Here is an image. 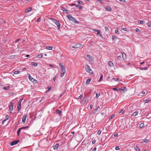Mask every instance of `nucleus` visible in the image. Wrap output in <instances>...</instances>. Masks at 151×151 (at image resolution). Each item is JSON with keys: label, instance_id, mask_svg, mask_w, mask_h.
<instances>
[{"label": "nucleus", "instance_id": "f257e3e1", "mask_svg": "<svg viewBox=\"0 0 151 151\" xmlns=\"http://www.w3.org/2000/svg\"><path fill=\"white\" fill-rule=\"evenodd\" d=\"M50 19L55 23V24L57 26L58 29H59L60 27V24L59 21L52 18H50Z\"/></svg>", "mask_w": 151, "mask_h": 151}, {"label": "nucleus", "instance_id": "f03ea898", "mask_svg": "<svg viewBox=\"0 0 151 151\" xmlns=\"http://www.w3.org/2000/svg\"><path fill=\"white\" fill-rule=\"evenodd\" d=\"M67 17L69 20L72 21L74 22L75 23L77 24L79 23V22H78L74 17L70 15H68V16H67Z\"/></svg>", "mask_w": 151, "mask_h": 151}, {"label": "nucleus", "instance_id": "7ed1b4c3", "mask_svg": "<svg viewBox=\"0 0 151 151\" xmlns=\"http://www.w3.org/2000/svg\"><path fill=\"white\" fill-rule=\"evenodd\" d=\"M86 69L87 72L90 73H93L91 68L88 65H86Z\"/></svg>", "mask_w": 151, "mask_h": 151}, {"label": "nucleus", "instance_id": "20e7f679", "mask_svg": "<svg viewBox=\"0 0 151 151\" xmlns=\"http://www.w3.org/2000/svg\"><path fill=\"white\" fill-rule=\"evenodd\" d=\"M82 45L79 43L76 44H75L72 47V48H79L81 47Z\"/></svg>", "mask_w": 151, "mask_h": 151}, {"label": "nucleus", "instance_id": "39448f33", "mask_svg": "<svg viewBox=\"0 0 151 151\" xmlns=\"http://www.w3.org/2000/svg\"><path fill=\"white\" fill-rule=\"evenodd\" d=\"M20 142V140L19 139H17L16 140H14V141H13L11 142L10 143V145H12L13 146L15 145H16L18 143H19Z\"/></svg>", "mask_w": 151, "mask_h": 151}, {"label": "nucleus", "instance_id": "423d86ee", "mask_svg": "<svg viewBox=\"0 0 151 151\" xmlns=\"http://www.w3.org/2000/svg\"><path fill=\"white\" fill-rule=\"evenodd\" d=\"M65 73V69L61 70L60 76L62 77L63 76Z\"/></svg>", "mask_w": 151, "mask_h": 151}, {"label": "nucleus", "instance_id": "0eeeda50", "mask_svg": "<svg viewBox=\"0 0 151 151\" xmlns=\"http://www.w3.org/2000/svg\"><path fill=\"white\" fill-rule=\"evenodd\" d=\"M10 104H11V105H9V107L10 111V112L11 113V111H12L13 109V103L12 102H11L10 103Z\"/></svg>", "mask_w": 151, "mask_h": 151}, {"label": "nucleus", "instance_id": "6e6552de", "mask_svg": "<svg viewBox=\"0 0 151 151\" xmlns=\"http://www.w3.org/2000/svg\"><path fill=\"white\" fill-rule=\"evenodd\" d=\"M21 103L20 102H18V104L17 106V110L18 111H19L21 109Z\"/></svg>", "mask_w": 151, "mask_h": 151}, {"label": "nucleus", "instance_id": "1a4fd4ad", "mask_svg": "<svg viewBox=\"0 0 151 151\" xmlns=\"http://www.w3.org/2000/svg\"><path fill=\"white\" fill-rule=\"evenodd\" d=\"M26 118L27 115H24L23 117L22 121V122L23 123H24L25 122Z\"/></svg>", "mask_w": 151, "mask_h": 151}, {"label": "nucleus", "instance_id": "9d476101", "mask_svg": "<svg viewBox=\"0 0 151 151\" xmlns=\"http://www.w3.org/2000/svg\"><path fill=\"white\" fill-rule=\"evenodd\" d=\"M61 8L62 10L63 11L66 13H69V11H68L63 6L61 7Z\"/></svg>", "mask_w": 151, "mask_h": 151}, {"label": "nucleus", "instance_id": "9b49d317", "mask_svg": "<svg viewBox=\"0 0 151 151\" xmlns=\"http://www.w3.org/2000/svg\"><path fill=\"white\" fill-rule=\"evenodd\" d=\"M87 99V98H86L84 97L83 98L82 101H81L82 104H85L86 102Z\"/></svg>", "mask_w": 151, "mask_h": 151}, {"label": "nucleus", "instance_id": "f8f14e48", "mask_svg": "<svg viewBox=\"0 0 151 151\" xmlns=\"http://www.w3.org/2000/svg\"><path fill=\"white\" fill-rule=\"evenodd\" d=\"M100 107L98 106L96 109H95L94 111H93L92 114H95L98 111L100 110Z\"/></svg>", "mask_w": 151, "mask_h": 151}, {"label": "nucleus", "instance_id": "ddd939ff", "mask_svg": "<svg viewBox=\"0 0 151 151\" xmlns=\"http://www.w3.org/2000/svg\"><path fill=\"white\" fill-rule=\"evenodd\" d=\"M119 90L120 91H124L127 90V89L125 87H122L120 88H119Z\"/></svg>", "mask_w": 151, "mask_h": 151}, {"label": "nucleus", "instance_id": "4468645a", "mask_svg": "<svg viewBox=\"0 0 151 151\" xmlns=\"http://www.w3.org/2000/svg\"><path fill=\"white\" fill-rule=\"evenodd\" d=\"M121 53L122 55V58H123L124 60H125L127 58L126 54L123 52H122Z\"/></svg>", "mask_w": 151, "mask_h": 151}, {"label": "nucleus", "instance_id": "2eb2a0df", "mask_svg": "<svg viewBox=\"0 0 151 151\" xmlns=\"http://www.w3.org/2000/svg\"><path fill=\"white\" fill-rule=\"evenodd\" d=\"M29 80L32 82H33L34 81H36V80L32 78V77L30 76V74H29Z\"/></svg>", "mask_w": 151, "mask_h": 151}, {"label": "nucleus", "instance_id": "dca6fc26", "mask_svg": "<svg viewBox=\"0 0 151 151\" xmlns=\"http://www.w3.org/2000/svg\"><path fill=\"white\" fill-rule=\"evenodd\" d=\"M59 65L60 67L61 70H62V69H65V67L61 63H60Z\"/></svg>", "mask_w": 151, "mask_h": 151}, {"label": "nucleus", "instance_id": "f3484780", "mask_svg": "<svg viewBox=\"0 0 151 151\" xmlns=\"http://www.w3.org/2000/svg\"><path fill=\"white\" fill-rule=\"evenodd\" d=\"M106 9L108 11H111V8L110 6H106L105 7Z\"/></svg>", "mask_w": 151, "mask_h": 151}, {"label": "nucleus", "instance_id": "a211bd4d", "mask_svg": "<svg viewBox=\"0 0 151 151\" xmlns=\"http://www.w3.org/2000/svg\"><path fill=\"white\" fill-rule=\"evenodd\" d=\"M87 57L89 58V60L91 62L92 61L93 59L91 55H87Z\"/></svg>", "mask_w": 151, "mask_h": 151}, {"label": "nucleus", "instance_id": "6ab92c4d", "mask_svg": "<svg viewBox=\"0 0 151 151\" xmlns=\"http://www.w3.org/2000/svg\"><path fill=\"white\" fill-rule=\"evenodd\" d=\"M91 80V79L90 78V79H88L86 80V85L87 86L88 84L90 83Z\"/></svg>", "mask_w": 151, "mask_h": 151}, {"label": "nucleus", "instance_id": "aec40b11", "mask_svg": "<svg viewBox=\"0 0 151 151\" xmlns=\"http://www.w3.org/2000/svg\"><path fill=\"white\" fill-rule=\"evenodd\" d=\"M59 146V144L58 143L56 144L55 145L53 146L54 149H57Z\"/></svg>", "mask_w": 151, "mask_h": 151}, {"label": "nucleus", "instance_id": "412c9836", "mask_svg": "<svg viewBox=\"0 0 151 151\" xmlns=\"http://www.w3.org/2000/svg\"><path fill=\"white\" fill-rule=\"evenodd\" d=\"M109 63L110 67H111L113 66V64L112 61H109Z\"/></svg>", "mask_w": 151, "mask_h": 151}, {"label": "nucleus", "instance_id": "4be33fe9", "mask_svg": "<svg viewBox=\"0 0 151 151\" xmlns=\"http://www.w3.org/2000/svg\"><path fill=\"white\" fill-rule=\"evenodd\" d=\"M10 86H5L3 88V89L5 90H7L9 89Z\"/></svg>", "mask_w": 151, "mask_h": 151}, {"label": "nucleus", "instance_id": "5701e85b", "mask_svg": "<svg viewBox=\"0 0 151 151\" xmlns=\"http://www.w3.org/2000/svg\"><path fill=\"white\" fill-rule=\"evenodd\" d=\"M32 8L31 7H29L28 9H26L25 11V12H28L32 10Z\"/></svg>", "mask_w": 151, "mask_h": 151}, {"label": "nucleus", "instance_id": "b1692460", "mask_svg": "<svg viewBox=\"0 0 151 151\" xmlns=\"http://www.w3.org/2000/svg\"><path fill=\"white\" fill-rule=\"evenodd\" d=\"M137 22L138 23H139L140 24H143L145 23V21L140 20H138Z\"/></svg>", "mask_w": 151, "mask_h": 151}, {"label": "nucleus", "instance_id": "393cba45", "mask_svg": "<svg viewBox=\"0 0 151 151\" xmlns=\"http://www.w3.org/2000/svg\"><path fill=\"white\" fill-rule=\"evenodd\" d=\"M56 112L59 114H61L62 113V111L61 110H59L58 109L56 110Z\"/></svg>", "mask_w": 151, "mask_h": 151}, {"label": "nucleus", "instance_id": "a878e982", "mask_svg": "<svg viewBox=\"0 0 151 151\" xmlns=\"http://www.w3.org/2000/svg\"><path fill=\"white\" fill-rule=\"evenodd\" d=\"M134 149H135V150H136V151H140L139 148L137 146H135L134 147Z\"/></svg>", "mask_w": 151, "mask_h": 151}, {"label": "nucleus", "instance_id": "bb28decb", "mask_svg": "<svg viewBox=\"0 0 151 151\" xmlns=\"http://www.w3.org/2000/svg\"><path fill=\"white\" fill-rule=\"evenodd\" d=\"M43 56V55L42 54H39L37 55L36 56V57L37 58H41Z\"/></svg>", "mask_w": 151, "mask_h": 151}, {"label": "nucleus", "instance_id": "cd10ccee", "mask_svg": "<svg viewBox=\"0 0 151 151\" xmlns=\"http://www.w3.org/2000/svg\"><path fill=\"white\" fill-rule=\"evenodd\" d=\"M52 47L50 46H48L47 47L46 49L47 50H52Z\"/></svg>", "mask_w": 151, "mask_h": 151}, {"label": "nucleus", "instance_id": "c85d7f7f", "mask_svg": "<svg viewBox=\"0 0 151 151\" xmlns=\"http://www.w3.org/2000/svg\"><path fill=\"white\" fill-rule=\"evenodd\" d=\"M17 57V56L15 55H11L10 56V59H14V58H16V57Z\"/></svg>", "mask_w": 151, "mask_h": 151}, {"label": "nucleus", "instance_id": "c756f323", "mask_svg": "<svg viewBox=\"0 0 151 151\" xmlns=\"http://www.w3.org/2000/svg\"><path fill=\"white\" fill-rule=\"evenodd\" d=\"M138 114V111H136L135 112H134L133 114V115H132L134 116H136Z\"/></svg>", "mask_w": 151, "mask_h": 151}, {"label": "nucleus", "instance_id": "7c9ffc66", "mask_svg": "<svg viewBox=\"0 0 151 151\" xmlns=\"http://www.w3.org/2000/svg\"><path fill=\"white\" fill-rule=\"evenodd\" d=\"M76 6L77 7L79 8L80 9H82V7L81 6H80L79 4L78 5H76Z\"/></svg>", "mask_w": 151, "mask_h": 151}, {"label": "nucleus", "instance_id": "2f4dec72", "mask_svg": "<svg viewBox=\"0 0 151 151\" xmlns=\"http://www.w3.org/2000/svg\"><path fill=\"white\" fill-rule=\"evenodd\" d=\"M21 128H19L18 130V131H17V134H18V136H19V133L20 132V131H21Z\"/></svg>", "mask_w": 151, "mask_h": 151}, {"label": "nucleus", "instance_id": "473e14b6", "mask_svg": "<svg viewBox=\"0 0 151 151\" xmlns=\"http://www.w3.org/2000/svg\"><path fill=\"white\" fill-rule=\"evenodd\" d=\"M148 68L147 67L146 68H140V70H147V69Z\"/></svg>", "mask_w": 151, "mask_h": 151}, {"label": "nucleus", "instance_id": "72a5a7b5", "mask_svg": "<svg viewBox=\"0 0 151 151\" xmlns=\"http://www.w3.org/2000/svg\"><path fill=\"white\" fill-rule=\"evenodd\" d=\"M28 127H29L28 126H27L26 127H22L20 128H21V130H22V129H26L27 128H28Z\"/></svg>", "mask_w": 151, "mask_h": 151}, {"label": "nucleus", "instance_id": "f704fd0d", "mask_svg": "<svg viewBox=\"0 0 151 151\" xmlns=\"http://www.w3.org/2000/svg\"><path fill=\"white\" fill-rule=\"evenodd\" d=\"M32 65L35 66V67L37 66L38 65L37 64V63H35V62L32 63Z\"/></svg>", "mask_w": 151, "mask_h": 151}, {"label": "nucleus", "instance_id": "c9c22d12", "mask_svg": "<svg viewBox=\"0 0 151 151\" xmlns=\"http://www.w3.org/2000/svg\"><path fill=\"white\" fill-rule=\"evenodd\" d=\"M20 72L19 71H17L14 72V74H17L20 73Z\"/></svg>", "mask_w": 151, "mask_h": 151}, {"label": "nucleus", "instance_id": "e433bc0d", "mask_svg": "<svg viewBox=\"0 0 151 151\" xmlns=\"http://www.w3.org/2000/svg\"><path fill=\"white\" fill-rule=\"evenodd\" d=\"M144 124L143 123H142L140 124L139 125V127L141 128H142L144 127Z\"/></svg>", "mask_w": 151, "mask_h": 151}, {"label": "nucleus", "instance_id": "4c0bfd02", "mask_svg": "<svg viewBox=\"0 0 151 151\" xmlns=\"http://www.w3.org/2000/svg\"><path fill=\"white\" fill-rule=\"evenodd\" d=\"M114 116H115V115H114H114L113 114V115H111V116H109V119H111L114 117Z\"/></svg>", "mask_w": 151, "mask_h": 151}, {"label": "nucleus", "instance_id": "58836bf2", "mask_svg": "<svg viewBox=\"0 0 151 151\" xmlns=\"http://www.w3.org/2000/svg\"><path fill=\"white\" fill-rule=\"evenodd\" d=\"M78 4H83V2L82 1H78Z\"/></svg>", "mask_w": 151, "mask_h": 151}, {"label": "nucleus", "instance_id": "ea45409f", "mask_svg": "<svg viewBox=\"0 0 151 151\" xmlns=\"http://www.w3.org/2000/svg\"><path fill=\"white\" fill-rule=\"evenodd\" d=\"M112 79L115 81H119V78H112Z\"/></svg>", "mask_w": 151, "mask_h": 151}, {"label": "nucleus", "instance_id": "a19ab883", "mask_svg": "<svg viewBox=\"0 0 151 151\" xmlns=\"http://www.w3.org/2000/svg\"><path fill=\"white\" fill-rule=\"evenodd\" d=\"M100 96V93H96V97L98 98Z\"/></svg>", "mask_w": 151, "mask_h": 151}, {"label": "nucleus", "instance_id": "79ce46f5", "mask_svg": "<svg viewBox=\"0 0 151 151\" xmlns=\"http://www.w3.org/2000/svg\"><path fill=\"white\" fill-rule=\"evenodd\" d=\"M147 25L149 27H151V22H149L147 23Z\"/></svg>", "mask_w": 151, "mask_h": 151}, {"label": "nucleus", "instance_id": "37998d69", "mask_svg": "<svg viewBox=\"0 0 151 151\" xmlns=\"http://www.w3.org/2000/svg\"><path fill=\"white\" fill-rule=\"evenodd\" d=\"M103 77V75H101V77L100 78V80H99V81H102L103 80V78H102Z\"/></svg>", "mask_w": 151, "mask_h": 151}, {"label": "nucleus", "instance_id": "c03bdc74", "mask_svg": "<svg viewBox=\"0 0 151 151\" xmlns=\"http://www.w3.org/2000/svg\"><path fill=\"white\" fill-rule=\"evenodd\" d=\"M9 118V116L8 115H6V118L5 119H6V121Z\"/></svg>", "mask_w": 151, "mask_h": 151}, {"label": "nucleus", "instance_id": "a18cd8bd", "mask_svg": "<svg viewBox=\"0 0 151 151\" xmlns=\"http://www.w3.org/2000/svg\"><path fill=\"white\" fill-rule=\"evenodd\" d=\"M112 38H113V39L114 40H116V39L117 37H116L115 36H112Z\"/></svg>", "mask_w": 151, "mask_h": 151}, {"label": "nucleus", "instance_id": "49530a36", "mask_svg": "<svg viewBox=\"0 0 151 151\" xmlns=\"http://www.w3.org/2000/svg\"><path fill=\"white\" fill-rule=\"evenodd\" d=\"M83 96V95L81 94L78 97V98L79 99H81L82 98Z\"/></svg>", "mask_w": 151, "mask_h": 151}, {"label": "nucleus", "instance_id": "de8ad7c7", "mask_svg": "<svg viewBox=\"0 0 151 151\" xmlns=\"http://www.w3.org/2000/svg\"><path fill=\"white\" fill-rule=\"evenodd\" d=\"M101 130H99L98 131V133H97L98 134V135H100L101 134Z\"/></svg>", "mask_w": 151, "mask_h": 151}, {"label": "nucleus", "instance_id": "09e8293b", "mask_svg": "<svg viewBox=\"0 0 151 151\" xmlns=\"http://www.w3.org/2000/svg\"><path fill=\"white\" fill-rule=\"evenodd\" d=\"M119 149V146H116L115 147V150H118Z\"/></svg>", "mask_w": 151, "mask_h": 151}, {"label": "nucleus", "instance_id": "8fccbe9b", "mask_svg": "<svg viewBox=\"0 0 151 151\" xmlns=\"http://www.w3.org/2000/svg\"><path fill=\"white\" fill-rule=\"evenodd\" d=\"M104 28L106 31H109V29L107 27H105Z\"/></svg>", "mask_w": 151, "mask_h": 151}, {"label": "nucleus", "instance_id": "3c124183", "mask_svg": "<svg viewBox=\"0 0 151 151\" xmlns=\"http://www.w3.org/2000/svg\"><path fill=\"white\" fill-rule=\"evenodd\" d=\"M57 78V75H56L55 76H54V77L53 78V80L54 81H55L56 78Z\"/></svg>", "mask_w": 151, "mask_h": 151}, {"label": "nucleus", "instance_id": "603ef678", "mask_svg": "<svg viewBox=\"0 0 151 151\" xmlns=\"http://www.w3.org/2000/svg\"><path fill=\"white\" fill-rule=\"evenodd\" d=\"M149 141V139H145L144 140V142H147L148 141Z\"/></svg>", "mask_w": 151, "mask_h": 151}, {"label": "nucleus", "instance_id": "864d4df0", "mask_svg": "<svg viewBox=\"0 0 151 151\" xmlns=\"http://www.w3.org/2000/svg\"><path fill=\"white\" fill-rule=\"evenodd\" d=\"M112 89L114 91L118 90V89L116 88H112Z\"/></svg>", "mask_w": 151, "mask_h": 151}, {"label": "nucleus", "instance_id": "5fc2aeb1", "mask_svg": "<svg viewBox=\"0 0 151 151\" xmlns=\"http://www.w3.org/2000/svg\"><path fill=\"white\" fill-rule=\"evenodd\" d=\"M121 56H119L117 58V60H120L121 59Z\"/></svg>", "mask_w": 151, "mask_h": 151}, {"label": "nucleus", "instance_id": "6e6d98bb", "mask_svg": "<svg viewBox=\"0 0 151 151\" xmlns=\"http://www.w3.org/2000/svg\"><path fill=\"white\" fill-rule=\"evenodd\" d=\"M100 30H99V31L98 32L97 34V35H100Z\"/></svg>", "mask_w": 151, "mask_h": 151}, {"label": "nucleus", "instance_id": "4d7b16f0", "mask_svg": "<svg viewBox=\"0 0 151 151\" xmlns=\"http://www.w3.org/2000/svg\"><path fill=\"white\" fill-rule=\"evenodd\" d=\"M124 112V110L123 109H121L120 111H119V113L120 114V113H122V112Z\"/></svg>", "mask_w": 151, "mask_h": 151}, {"label": "nucleus", "instance_id": "13d9d810", "mask_svg": "<svg viewBox=\"0 0 151 151\" xmlns=\"http://www.w3.org/2000/svg\"><path fill=\"white\" fill-rule=\"evenodd\" d=\"M135 30L137 32H139V29L137 28H136L135 29Z\"/></svg>", "mask_w": 151, "mask_h": 151}, {"label": "nucleus", "instance_id": "bf43d9fd", "mask_svg": "<svg viewBox=\"0 0 151 151\" xmlns=\"http://www.w3.org/2000/svg\"><path fill=\"white\" fill-rule=\"evenodd\" d=\"M114 136L115 137H117L118 136V134L117 133H115L114 134Z\"/></svg>", "mask_w": 151, "mask_h": 151}, {"label": "nucleus", "instance_id": "052dcab7", "mask_svg": "<svg viewBox=\"0 0 151 151\" xmlns=\"http://www.w3.org/2000/svg\"><path fill=\"white\" fill-rule=\"evenodd\" d=\"M149 101V99H146L145 100V102L146 103H148Z\"/></svg>", "mask_w": 151, "mask_h": 151}, {"label": "nucleus", "instance_id": "680f3d73", "mask_svg": "<svg viewBox=\"0 0 151 151\" xmlns=\"http://www.w3.org/2000/svg\"><path fill=\"white\" fill-rule=\"evenodd\" d=\"M6 121V119H5L2 121V124H4Z\"/></svg>", "mask_w": 151, "mask_h": 151}, {"label": "nucleus", "instance_id": "e2e57ef3", "mask_svg": "<svg viewBox=\"0 0 151 151\" xmlns=\"http://www.w3.org/2000/svg\"><path fill=\"white\" fill-rule=\"evenodd\" d=\"M23 100V98H22V99H21L19 100V102H20L21 103V102H22V101Z\"/></svg>", "mask_w": 151, "mask_h": 151}, {"label": "nucleus", "instance_id": "0e129e2a", "mask_svg": "<svg viewBox=\"0 0 151 151\" xmlns=\"http://www.w3.org/2000/svg\"><path fill=\"white\" fill-rule=\"evenodd\" d=\"M96 150V147H95L93 149L92 151H95Z\"/></svg>", "mask_w": 151, "mask_h": 151}, {"label": "nucleus", "instance_id": "69168bd1", "mask_svg": "<svg viewBox=\"0 0 151 151\" xmlns=\"http://www.w3.org/2000/svg\"><path fill=\"white\" fill-rule=\"evenodd\" d=\"M93 106V105L92 104H91L90 105V109H92Z\"/></svg>", "mask_w": 151, "mask_h": 151}, {"label": "nucleus", "instance_id": "338daca9", "mask_svg": "<svg viewBox=\"0 0 151 151\" xmlns=\"http://www.w3.org/2000/svg\"><path fill=\"white\" fill-rule=\"evenodd\" d=\"M49 65L51 67H52V68H54V67L53 66V65H52V64H50Z\"/></svg>", "mask_w": 151, "mask_h": 151}, {"label": "nucleus", "instance_id": "774afa93", "mask_svg": "<svg viewBox=\"0 0 151 151\" xmlns=\"http://www.w3.org/2000/svg\"><path fill=\"white\" fill-rule=\"evenodd\" d=\"M96 142V140H93V141H92V143L93 144H94L95 142Z\"/></svg>", "mask_w": 151, "mask_h": 151}]
</instances>
